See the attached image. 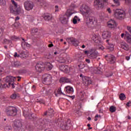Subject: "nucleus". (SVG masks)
<instances>
[{
  "label": "nucleus",
  "mask_w": 131,
  "mask_h": 131,
  "mask_svg": "<svg viewBox=\"0 0 131 131\" xmlns=\"http://www.w3.org/2000/svg\"><path fill=\"white\" fill-rule=\"evenodd\" d=\"M107 12L109 13V14H111L112 13V11H111V9L110 8H108L106 9Z\"/></svg>",
  "instance_id": "680f3d73"
},
{
  "label": "nucleus",
  "mask_w": 131,
  "mask_h": 131,
  "mask_svg": "<svg viewBox=\"0 0 131 131\" xmlns=\"http://www.w3.org/2000/svg\"><path fill=\"white\" fill-rule=\"evenodd\" d=\"M92 84V80H91V79L89 78L88 80H87V82L85 84Z\"/></svg>",
  "instance_id": "4d7b16f0"
},
{
  "label": "nucleus",
  "mask_w": 131,
  "mask_h": 131,
  "mask_svg": "<svg viewBox=\"0 0 131 131\" xmlns=\"http://www.w3.org/2000/svg\"><path fill=\"white\" fill-rule=\"evenodd\" d=\"M55 12H59V6H58V5L55 6Z\"/></svg>",
  "instance_id": "052dcab7"
},
{
  "label": "nucleus",
  "mask_w": 131,
  "mask_h": 131,
  "mask_svg": "<svg viewBox=\"0 0 131 131\" xmlns=\"http://www.w3.org/2000/svg\"><path fill=\"white\" fill-rule=\"evenodd\" d=\"M73 14H74L73 10L71 9H68L64 15V17L60 18V21L61 22L62 24H67V23H68L69 18L71 17Z\"/></svg>",
  "instance_id": "f257e3e1"
},
{
  "label": "nucleus",
  "mask_w": 131,
  "mask_h": 131,
  "mask_svg": "<svg viewBox=\"0 0 131 131\" xmlns=\"http://www.w3.org/2000/svg\"><path fill=\"white\" fill-rule=\"evenodd\" d=\"M120 47L122 49L125 50V51H128L129 50L128 45L125 42H122L120 43Z\"/></svg>",
  "instance_id": "aec40b11"
},
{
  "label": "nucleus",
  "mask_w": 131,
  "mask_h": 131,
  "mask_svg": "<svg viewBox=\"0 0 131 131\" xmlns=\"http://www.w3.org/2000/svg\"><path fill=\"white\" fill-rule=\"evenodd\" d=\"M42 18H43L45 21H51L52 20V15L50 13H45L42 16Z\"/></svg>",
  "instance_id": "a211bd4d"
},
{
  "label": "nucleus",
  "mask_w": 131,
  "mask_h": 131,
  "mask_svg": "<svg viewBox=\"0 0 131 131\" xmlns=\"http://www.w3.org/2000/svg\"><path fill=\"white\" fill-rule=\"evenodd\" d=\"M104 58L107 62H109L110 64H114L115 63L116 58L113 55L107 54L104 56Z\"/></svg>",
  "instance_id": "9d476101"
},
{
  "label": "nucleus",
  "mask_w": 131,
  "mask_h": 131,
  "mask_svg": "<svg viewBox=\"0 0 131 131\" xmlns=\"http://www.w3.org/2000/svg\"><path fill=\"white\" fill-rule=\"evenodd\" d=\"M86 24L89 27H93L95 25L96 22V18L94 16H86L85 19Z\"/></svg>",
  "instance_id": "7ed1b4c3"
},
{
  "label": "nucleus",
  "mask_w": 131,
  "mask_h": 131,
  "mask_svg": "<svg viewBox=\"0 0 131 131\" xmlns=\"http://www.w3.org/2000/svg\"><path fill=\"white\" fill-rule=\"evenodd\" d=\"M19 53L20 55L21 58H26V57H28V54H27L26 53H25V51H19Z\"/></svg>",
  "instance_id": "c756f323"
},
{
  "label": "nucleus",
  "mask_w": 131,
  "mask_h": 131,
  "mask_svg": "<svg viewBox=\"0 0 131 131\" xmlns=\"http://www.w3.org/2000/svg\"><path fill=\"white\" fill-rule=\"evenodd\" d=\"M11 2L12 3L13 5H14L15 8H17L18 7V5L14 0H12Z\"/></svg>",
  "instance_id": "864d4df0"
},
{
  "label": "nucleus",
  "mask_w": 131,
  "mask_h": 131,
  "mask_svg": "<svg viewBox=\"0 0 131 131\" xmlns=\"http://www.w3.org/2000/svg\"><path fill=\"white\" fill-rule=\"evenodd\" d=\"M94 6H97L98 10L105 8V4H104V2L102 0H94Z\"/></svg>",
  "instance_id": "1a4fd4ad"
},
{
  "label": "nucleus",
  "mask_w": 131,
  "mask_h": 131,
  "mask_svg": "<svg viewBox=\"0 0 131 131\" xmlns=\"http://www.w3.org/2000/svg\"><path fill=\"white\" fill-rule=\"evenodd\" d=\"M67 41L69 42V43H73L75 47H77L78 46V41L77 40L73 37L72 38H68L67 39Z\"/></svg>",
  "instance_id": "4468645a"
},
{
  "label": "nucleus",
  "mask_w": 131,
  "mask_h": 131,
  "mask_svg": "<svg viewBox=\"0 0 131 131\" xmlns=\"http://www.w3.org/2000/svg\"><path fill=\"white\" fill-rule=\"evenodd\" d=\"M22 66V64L20 61H14L13 62V67H15V68H19V67H20V66Z\"/></svg>",
  "instance_id": "c85d7f7f"
},
{
  "label": "nucleus",
  "mask_w": 131,
  "mask_h": 131,
  "mask_svg": "<svg viewBox=\"0 0 131 131\" xmlns=\"http://www.w3.org/2000/svg\"><path fill=\"white\" fill-rule=\"evenodd\" d=\"M7 2L5 0H0V6H6Z\"/></svg>",
  "instance_id": "a18cd8bd"
},
{
  "label": "nucleus",
  "mask_w": 131,
  "mask_h": 131,
  "mask_svg": "<svg viewBox=\"0 0 131 131\" xmlns=\"http://www.w3.org/2000/svg\"><path fill=\"white\" fill-rule=\"evenodd\" d=\"M31 33L33 36L36 35V34L38 33V29L37 28H32L31 30Z\"/></svg>",
  "instance_id": "393cba45"
},
{
  "label": "nucleus",
  "mask_w": 131,
  "mask_h": 131,
  "mask_svg": "<svg viewBox=\"0 0 131 131\" xmlns=\"http://www.w3.org/2000/svg\"><path fill=\"white\" fill-rule=\"evenodd\" d=\"M126 97H125V95H124V94L123 93H121L119 95V99L120 100H121V101H123L124 100H125V98Z\"/></svg>",
  "instance_id": "473e14b6"
},
{
  "label": "nucleus",
  "mask_w": 131,
  "mask_h": 131,
  "mask_svg": "<svg viewBox=\"0 0 131 131\" xmlns=\"http://www.w3.org/2000/svg\"><path fill=\"white\" fill-rule=\"evenodd\" d=\"M15 88L16 92H21L22 90H23V86H22L21 85H17L16 83H14V84H12L11 89H15Z\"/></svg>",
  "instance_id": "dca6fc26"
},
{
  "label": "nucleus",
  "mask_w": 131,
  "mask_h": 131,
  "mask_svg": "<svg viewBox=\"0 0 131 131\" xmlns=\"http://www.w3.org/2000/svg\"><path fill=\"white\" fill-rule=\"evenodd\" d=\"M43 79V82L45 84L49 85L52 83V76L50 74H45L42 76Z\"/></svg>",
  "instance_id": "0eeeda50"
},
{
  "label": "nucleus",
  "mask_w": 131,
  "mask_h": 131,
  "mask_svg": "<svg viewBox=\"0 0 131 131\" xmlns=\"http://www.w3.org/2000/svg\"><path fill=\"white\" fill-rule=\"evenodd\" d=\"M94 72L95 73V74H102V73L103 72V69L100 67L95 68L94 69Z\"/></svg>",
  "instance_id": "4be33fe9"
},
{
  "label": "nucleus",
  "mask_w": 131,
  "mask_h": 131,
  "mask_svg": "<svg viewBox=\"0 0 131 131\" xmlns=\"http://www.w3.org/2000/svg\"><path fill=\"white\" fill-rule=\"evenodd\" d=\"M53 67V64L51 62H46V68L47 70H52Z\"/></svg>",
  "instance_id": "cd10ccee"
},
{
  "label": "nucleus",
  "mask_w": 131,
  "mask_h": 131,
  "mask_svg": "<svg viewBox=\"0 0 131 131\" xmlns=\"http://www.w3.org/2000/svg\"><path fill=\"white\" fill-rule=\"evenodd\" d=\"M3 85V89H6V88H11V86L9 85V84H8V83L4 84V85Z\"/></svg>",
  "instance_id": "8fccbe9b"
},
{
  "label": "nucleus",
  "mask_w": 131,
  "mask_h": 131,
  "mask_svg": "<svg viewBox=\"0 0 131 131\" xmlns=\"http://www.w3.org/2000/svg\"><path fill=\"white\" fill-rule=\"evenodd\" d=\"M15 79H16V77L12 76H8L5 78V81L6 82V83H8L9 86H11L12 88V84H15L14 83Z\"/></svg>",
  "instance_id": "6e6552de"
},
{
  "label": "nucleus",
  "mask_w": 131,
  "mask_h": 131,
  "mask_svg": "<svg viewBox=\"0 0 131 131\" xmlns=\"http://www.w3.org/2000/svg\"><path fill=\"white\" fill-rule=\"evenodd\" d=\"M27 18L30 21H31V20H33V16L32 15H27Z\"/></svg>",
  "instance_id": "3c124183"
},
{
  "label": "nucleus",
  "mask_w": 131,
  "mask_h": 131,
  "mask_svg": "<svg viewBox=\"0 0 131 131\" xmlns=\"http://www.w3.org/2000/svg\"><path fill=\"white\" fill-rule=\"evenodd\" d=\"M78 67L79 69L81 70V69H83L85 66H84V64H83L82 63L79 62V64H78Z\"/></svg>",
  "instance_id": "e433bc0d"
},
{
  "label": "nucleus",
  "mask_w": 131,
  "mask_h": 131,
  "mask_svg": "<svg viewBox=\"0 0 131 131\" xmlns=\"http://www.w3.org/2000/svg\"><path fill=\"white\" fill-rule=\"evenodd\" d=\"M124 1L126 5H130L131 4V0H124Z\"/></svg>",
  "instance_id": "5fc2aeb1"
},
{
  "label": "nucleus",
  "mask_w": 131,
  "mask_h": 131,
  "mask_svg": "<svg viewBox=\"0 0 131 131\" xmlns=\"http://www.w3.org/2000/svg\"><path fill=\"white\" fill-rule=\"evenodd\" d=\"M112 75H113V73L112 72L105 74L106 77H111V76H112Z\"/></svg>",
  "instance_id": "603ef678"
},
{
  "label": "nucleus",
  "mask_w": 131,
  "mask_h": 131,
  "mask_svg": "<svg viewBox=\"0 0 131 131\" xmlns=\"http://www.w3.org/2000/svg\"><path fill=\"white\" fill-rule=\"evenodd\" d=\"M14 126L17 128H21L22 127V122L19 120L14 121Z\"/></svg>",
  "instance_id": "6ab92c4d"
},
{
  "label": "nucleus",
  "mask_w": 131,
  "mask_h": 131,
  "mask_svg": "<svg viewBox=\"0 0 131 131\" xmlns=\"http://www.w3.org/2000/svg\"><path fill=\"white\" fill-rule=\"evenodd\" d=\"M5 112L8 116H15L17 115V108L12 106L6 107Z\"/></svg>",
  "instance_id": "f03ea898"
},
{
  "label": "nucleus",
  "mask_w": 131,
  "mask_h": 131,
  "mask_svg": "<svg viewBox=\"0 0 131 131\" xmlns=\"http://www.w3.org/2000/svg\"><path fill=\"white\" fill-rule=\"evenodd\" d=\"M17 97H18V95L16 93H14L12 94L10 96V99H12V100H15V99H16Z\"/></svg>",
  "instance_id": "c9c22d12"
},
{
  "label": "nucleus",
  "mask_w": 131,
  "mask_h": 131,
  "mask_svg": "<svg viewBox=\"0 0 131 131\" xmlns=\"http://www.w3.org/2000/svg\"><path fill=\"white\" fill-rule=\"evenodd\" d=\"M65 79H66V77H62L60 79H59V82L60 83H65Z\"/></svg>",
  "instance_id": "de8ad7c7"
},
{
  "label": "nucleus",
  "mask_w": 131,
  "mask_h": 131,
  "mask_svg": "<svg viewBox=\"0 0 131 131\" xmlns=\"http://www.w3.org/2000/svg\"><path fill=\"white\" fill-rule=\"evenodd\" d=\"M40 94L42 96L44 97L46 96H49L52 94V90H48L46 88H43L42 90L40 92Z\"/></svg>",
  "instance_id": "ddd939ff"
},
{
  "label": "nucleus",
  "mask_w": 131,
  "mask_h": 131,
  "mask_svg": "<svg viewBox=\"0 0 131 131\" xmlns=\"http://www.w3.org/2000/svg\"><path fill=\"white\" fill-rule=\"evenodd\" d=\"M64 91L67 94H70L72 95L74 90H73V88L71 87V86H67L64 88Z\"/></svg>",
  "instance_id": "f3484780"
},
{
  "label": "nucleus",
  "mask_w": 131,
  "mask_h": 131,
  "mask_svg": "<svg viewBox=\"0 0 131 131\" xmlns=\"http://www.w3.org/2000/svg\"><path fill=\"white\" fill-rule=\"evenodd\" d=\"M106 49L110 52H113L114 50V45H113V43H108V45L106 46Z\"/></svg>",
  "instance_id": "5701e85b"
},
{
  "label": "nucleus",
  "mask_w": 131,
  "mask_h": 131,
  "mask_svg": "<svg viewBox=\"0 0 131 131\" xmlns=\"http://www.w3.org/2000/svg\"><path fill=\"white\" fill-rule=\"evenodd\" d=\"M24 6L26 11H31L34 8V3L31 1L27 0L24 3Z\"/></svg>",
  "instance_id": "39448f33"
},
{
  "label": "nucleus",
  "mask_w": 131,
  "mask_h": 131,
  "mask_svg": "<svg viewBox=\"0 0 131 131\" xmlns=\"http://www.w3.org/2000/svg\"><path fill=\"white\" fill-rule=\"evenodd\" d=\"M23 115L25 118L27 119V117H28V116L29 115V112H28L27 110H24Z\"/></svg>",
  "instance_id": "72a5a7b5"
},
{
  "label": "nucleus",
  "mask_w": 131,
  "mask_h": 131,
  "mask_svg": "<svg viewBox=\"0 0 131 131\" xmlns=\"http://www.w3.org/2000/svg\"><path fill=\"white\" fill-rule=\"evenodd\" d=\"M66 66L64 65V64H61L59 66V69L60 70V71H62V72H63L64 71H65Z\"/></svg>",
  "instance_id": "4c0bfd02"
},
{
  "label": "nucleus",
  "mask_w": 131,
  "mask_h": 131,
  "mask_svg": "<svg viewBox=\"0 0 131 131\" xmlns=\"http://www.w3.org/2000/svg\"><path fill=\"white\" fill-rule=\"evenodd\" d=\"M89 58H91V59H96L97 57H98V55L97 53L95 52H91L89 55Z\"/></svg>",
  "instance_id": "bb28decb"
},
{
  "label": "nucleus",
  "mask_w": 131,
  "mask_h": 131,
  "mask_svg": "<svg viewBox=\"0 0 131 131\" xmlns=\"http://www.w3.org/2000/svg\"><path fill=\"white\" fill-rule=\"evenodd\" d=\"M125 37L126 38V41L127 42L130 43L131 42V35L130 34H128V32H126L125 34Z\"/></svg>",
  "instance_id": "a878e982"
},
{
  "label": "nucleus",
  "mask_w": 131,
  "mask_h": 131,
  "mask_svg": "<svg viewBox=\"0 0 131 131\" xmlns=\"http://www.w3.org/2000/svg\"><path fill=\"white\" fill-rule=\"evenodd\" d=\"M32 89L33 90V91H35V85H33L32 87Z\"/></svg>",
  "instance_id": "774afa93"
},
{
  "label": "nucleus",
  "mask_w": 131,
  "mask_h": 131,
  "mask_svg": "<svg viewBox=\"0 0 131 131\" xmlns=\"http://www.w3.org/2000/svg\"><path fill=\"white\" fill-rule=\"evenodd\" d=\"M129 104H130V101H129L128 102H127L126 106H127V107H130V105H129Z\"/></svg>",
  "instance_id": "338daca9"
},
{
  "label": "nucleus",
  "mask_w": 131,
  "mask_h": 131,
  "mask_svg": "<svg viewBox=\"0 0 131 131\" xmlns=\"http://www.w3.org/2000/svg\"><path fill=\"white\" fill-rule=\"evenodd\" d=\"M112 23H108V26H109V27H111V28H113V27H114V24H115V21L114 20H112Z\"/></svg>",
  "instance_id": "58836bf2"
},
{
  "label": "nucleus",
  "mask_w": 131,
  "mask_h": 131,
  "mask_svg": "<svg viewBox=\"0 0 131 131\" xmlns=\"http://www.w3.org/2000/svg\"><path fill=\"white\" fill-rule=\"evenodd\" d=\"M57 94H62V95H65V94H64V93H63V92H62V90H61V88L58 89V90L57 91Z\"/></svg>",
  "instance_id": "6e6d98bb"
},
{
  "label": "nucleus",
  "mask_w": 131,
  "mask_h": 131,
  "mask_svg": "<svg viewBox=\"0 0 131 131\" xmlns=\"http://www.w3.org/2000/svg\"><path fill=\"white\" fill-rule=\"evenodd\" d=\"M80 12H81L82 15H88L91 12V8L85 5H82Z\"/></svg>",
  "instance_id": "9b49d317"
},
{
  "label": "nucleus",
  "mask_w": 131,
  "mask_h": 131,
  "mask_svg": "<svg viewBox=\"0 0 131 131\" xmlns=\"http://www.w3.org/2000/svg\"><path fill=\"white\" fill-rule=\"evenodd\" d=\"M12 40H15V39H18V37H17V36H13L12 37H11Z\"/></svg>",
  "instance_id": "e2e57ef3"
},
{
  "label": "nucleus",
  "mask_w": 131,
  "mask_h": 131,
  "mask_svg": "<svg viewBox=\"0 0 131 131\" xmlns=\"http://www.w3.org/2000/svg\"><path fill=\"white\" fill-rule=\"evenodd\" d=\"M29 46V44H28V43L25 41H23L21 42V47L23 48H26V47H28Z\"/></svg>",
  "instance_id": "79ce46f5"
},
{
  "label": "nucleus",
  "mask_w": 131,
  "mask_h": 131,
  "mask_svg": "<svg viewBox=\"0 0 131 131\" xmlns=\"http://www.w3.org/2000/svg\"><path fill=\"white\" fill-rule=\"evenodd\" d=\"M14 58H19L20 57V55L17 53V52L14 53Z\"/></svg>",
  "instance_id": "bf43d9fd"
},
{
  "label": "nucleus",
  "mask_w": 131,
  "mask_h": 131,
  "mask_svg": "<svg viewBox=\"0 0 131 131\" xmlns=\"http://www.w3.org/2000/svg\"><path fill=\"white\" fill-rule=\"evenodd\" d=\"M61 127L62 129H68V125H67V124L66 123L63 125H61Z\"/></svg>",
  "instance_id": "c03bdc74"
},
{
  "label": "nucleus",
  "mask_w": 131,
  "mask_h": 131,
  "mask_svg": "<svg viewBox=\"0 0 131 131\" xmlns=\"http://www.w3.org/2000/svg\"><path fill=\"white\" fill-rule=\"evenodd\" d=\"M57 62L61 63H71V59L70 58V56L69 55H66L63 57H59L57 59Z\"/></svg>",
  "instance_id": "423d86ee"
},
{
  "label": "nucleus",
  "mask_w": 131,
  "mask_h": 131,
  "mask_svg": "<svg viewBox=\"0 0 131 131\" xmlns=\"http://www.w3.org/2000/svg\"><path fill=\"white\" fill-rule=\"evenodd\" d=\"M36 103H39V104H43L45 105L46 104V101L40 97H36Z\"/></svg>",
  "instance_id": "b1692460"
},
{
  "label": "nucleus",
  "mask_w": 131,
  "mask_h": 131,
  "mask_svg": "<svg viewBox=\"0 0 131 131\" xmlns=\"http://www.w3.org/2000/svg\"><path fill=\"white\" fill-rule=\"evenodd\" d=\"M85 62H86V63H88V64H90V63H91V60H90L89 59H86Z\"/></svg>",
  "instance_id": "69168bd1"
},
{
  "label": "nucleus",
  "mask_w": 131,
  "mask_h": 131,
  "mask_svg": "<svg viewBox=\"0 0 131 131\" xmlns=\"http://www.w3.org/2000/svg\"><path fill=\"white\" fill-rule=\"evenodd\" d=\"M114 15L118 19H124L126 14L125 11L122 9H116L114 12Z\"/></svg>",
  "instance_id": "20e7f679"
},
{
  "label": "nucleus",
  "mask_w": 131,
  "mask_h": 131,
  "mask_svg": "<svg viewBox=\"0 0 131 131\" xmlns=\"http://www.w3.org/2000/svg\"><path fill=\"white\" fill-rule=\"evenodd\" d=\"M102 37L103 39H108L111 37V32L109 31H103L102 33Z\"/></svg>",
  "instance_id": "2eb2a0df"
},
{
  "label": "nucleus",
  "mask_w": 131,
  "mask_h": 131,
  "mask_svg": "<svg viewBox=\"0 0 131 131\" xmlns=\"http://www.w3.org/2000/svg\"><path fill=\"white\" fill-rule=\"evenodd\" d=\"M27 119H36V117L34 116V115L33 114H29V116H28V117L27 118Z\"/></svg>",
  "instance_id": "2f4dec72"
},
{
  "label": "nucleus",
  "mask_w": 131,
  "mask_h": 131,
  "mask_svg": "<svg viewBox=\"0 0 131 131\" xmlns=\"http://www.w3.org/2000/svg\"><path fill=\"white\" fill-rule=\"evenodd\" d=\"M65 82H67V83H70V82H71V80H70V79L66 77Z\"/></svg>",
  "instance_id": "13d9d810"
},
{
  "label": "nucleus",
  "mask_w": 131,
  "mask_h": 131,
  "mask_svg": "<svg viewBox=\"0 0 131 131\" xmlns=\"http://www.w3.org/2000/svg\"><path fill=\"white\" fill-rule=\"evenodd\" d=\"M93 40L95 42V43H101V37L99 36H94L92 37Z\"/></svg>",
  "instance_id": "412c9836"
},
{
  "label": "nucleus",
  "mask_w": 131,
  "mask_h": 131,
  "mask_svg": "<svg viewBox=\"0 0 131 131\" xmlns=\"http://www.w3.org/2000/svg\"><path fill=\"white\" fill-rule=\"evenodd\" d=\"M77 19H78V17H77V16H75L74 18L73 19V24H77Z\"/></svg>",
  "instance_id": "37998d69"
},
{
  "label": "nucleus",
  "mask_w": 131,
  "mask_h": 131,
  "mask_svg": "<svg viewBox=\"0 0 131 131\" xmlns=\"http://www.w3.org/2000/svg\"><path fill=\"white\" fill-rule=\"evenodd\" d=\"M45 64L41 62H38L35 66V69L38 72L45 70Z\"/></svg>",
  "instance_id": "f8f14e48"
},
{
  "label": "nucleus",
  "mask_w": 131,
  "mask_h": 131,
  "mask_svg": "<svg viewBox=\"0 0 131 131\" xmlns=\"http://www.w3.org/2000/svg\"><path fill=\"white\" fill-rule=\"evenodd\" d=\"M88 79H89V77H85H85H83V78L82 79V80L83 81V83L85 84L87 82Z\"/></svg>",
  "instance_id": "a19ab883"
},
{
  "label": "nucleus",
  "mask_w": 131,
  "mask_h": 131,
  "mask_svg": "<svg viewBox=\"0 0 131 131\" xmlns=\"http://www.w3.org/2000/svg\"><path fill=\"white\" fill-rule=\"evenodd\" d=\"M80 95H81V98H84V95H85V94L83 93V92H80Z\"/></svg>",
  "instance_id": "0e129e2a"
},
{
  "label": "nucleus",
  "mask_w": 131,
  "mask_h": 131,
  "mask_svg": "<svg viewBox=\"0 0 131 131\" xmlns=\"http://www.w3.org/2000/svg\"><path fill=\"white\" fill-rule=\"evenodd\" d=\"M74 113L75 114V115H77L78 116H81V113L78 110H76L74 111Z\"/></svg>",
  "instance_id": "ea45409f"
},
{
  "label": "nucleus",
  "mask_w": 131,
  "mask_h": 131,
  "mask_svg": "<svg viewBox=\"0 0 131 131\" xmlns=\"http://www.w3.org/2000/svg\"><path fill=\"white\" fill-rule=\"evenodd\" d=\"M114 4H116V6H120V3L119 0H114Z\"/></svg>",
  "instance_id": "09e8293b"
},
{
  "label": "nucleus",
  "mask_w": 131,
  "mask_h": 131,
  "mask_svg": "<svg viewBox=\"0 0 131 131\" xmlns=\"http://www.w3.org/2000/svg\"><path fill=\"white\" fill-rule=\"evenodd\" d=\"M66 69H64V71H63V72H66V73H69V68L68 66H66L65 67Z\"/></svg>",
  "instance_id": "49530a36"
},
{
  "label": "nucleus",
  "mask_w": 131,
  "mask_h": 131,
  "mask_svg": "<svg viewBox=\"0 0 131 131\" xmlns=\"http://www.w3.org/2000/svg\"><path fill=\"white\" fill-rule=\"evenodd\" d=\"M110 111L112 113H114V112H115L116 111V107L114 106H112L110 107Z\"/></svg>",
  "instance_id": "f704fd0d"
},
{
  "label": "nucleus",
  "mask_w": 131,
  "mask_h": 131,
  "mask_svg": "<svg viewBox=\"0 0 131 131\" xmlns=\"http://www.w3.org/2000/svg\"><path fill=\"white\" fill-rule=\"evenodd\" d=\"M48 115L49 116H52L54 115V110L52 108H50L48 111Z\"/></svg>",
  "instance_id": "7c9ffc66"
}]
</instances>
